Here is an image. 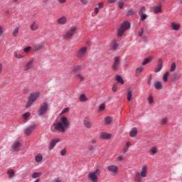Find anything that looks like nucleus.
<instances>
[{
    "instance_id": "nucleus-1",
    "label": "nucleus",
    "mask_w": 182,
    "mask_h": 182,
    "mask_svg": "<svg viewBox=\"0 0 182 182\" xmlns=\"http://www.w3.org/2000/svg\"><path fill=\"white\" fill-rule=\"evenodd\" d=\"M69 126H70V122L68 119V117H61L58 122H55L51 126L50 131L53 133H65Z\"/></svg>"
},
{
    "instance_id": "nucleus-2",
    "label": "nucleus",
    "mask_w": 182,
    "mask_h": 182,
    "mask_svg": "<svg viewBox=\"0 0 182 182\" xmlns=\"http://www.w3.org/2000/svg\"><path fill=\"white\" fill-rule=\"evenodd\" d=\"M40 96L41 92L39 91L30 93L28 97V102L26 105V107L27 109L28 107H31V106H32V104L35 103V102H36V100H38V97H39Z\"/></svg>"
},
{
    "instance_id": "nucleus-3",
    "label": "nucleus",
    "mask_w": 182,
    "mask_h": 182,
    "mask_svg": "<svg viewBox=\"0 0 182 182\" xmlns=\"http://www.w3.org/2000/svg\"><path fill=\"white\" fill-rule=\"evenodd\" d=\"M147 165H143L140 172H137L135 175V181L140 182L142 178L147 177Z\"/></svg>"
},
{
    "instance_id": "nucleus-4",
    "label": "nucleus",
    "mask_w": 182,
    "mask_h": 182,
    "mask_svg": "<svg viewBox=\"0 0 182 182\" xmlns=\"http://www.w3.org/2000/svg\"><path fill=\"white\" fill-rule=\"evenodd\" d=\"M100 176V169L97 168L95 171L89 173L88 178L92 182H98Z\"/></svg>"
},
{
    "instance_id": "nucleus-5",
    "label": "nucleus",
    "mask_w": 182,
    "mask_h": 182,
    "mask_svg": "<svg viewBox=\"0 0 182 182\" xmlns=\"http://www.w3.org/2000/svg\"><path fill=\"white\" fill-rule=\"evenodd\" d=\"M130 28V23L127 21L123 22L121 26L119 29L118 30V36H123V33L127 31Z\"/></svg>"
},
{
    "instance_id": "nucleus-6",
    "label": "nucleus",
    "mask_w": 182,
    "mask_h": 182,
    "mask_svg": "<svg viewBox=\"0 0 182 182\" xmlns=\"http://www.w3.org/2000/svg\"><path fill=\"white\" fill-rule=\"evenodd\" d=\"M48 109H49V104H48V102H43L41 104L38 111V116H43V114H46Z\"/></svg>"
},
{
    "instance_id": "nucleus-7",
    "label": "nucleus",
    "mask_w": 182,
    "mask_h": 182,
    "mask_svg": "<svg viewBox=\"0 0 182 182\" xmlns=\"http://www.w3.org/2000/svg\"><path fill=\"white\" fill-rule=\"evenodd\" d=\"M86 52H87V47H82L80 48L76 53V56L78 59H82L86 56Z\"/></svg>"
},
{
    "instance_id": "nucleus-8",
    "label": "nucleus",
    "mask_w": 182,
    "mask_h": 182,
    "mask_svg": "<svg viewBox=\"0 0 182 182\" xmlns=\"http://www.w3.org/2000/svg\"><path fill=\"white\" fill-rule=\"evenodd\" d=\"M76 32V27H71L63 36V39H70Z\"/></svg>"
},
{
    "instance_id": "nucleus-9",
    "label": "nucleus",
    "mask_w": 182,
    "mask_h": 182,
    "mask_svg": "<svg viewBox=\"0 0 182 182\" xmlns=\"http://www.w3.org/2000/svg\"><path fill=\"white\" fill-rule=\"evenodd\" d=\"M119 65H120V57H114V63L112 65V70L116 71L119 69Z\"/></svg>"
},
{
    "instance_id": "nucleus-10",
    "label": "nucleus",
    "mask_w": 182,
    "mask_h": 182,
    "mask_svg": "<svg viewBox=\"0 0 182 182\" xmlns=\"http://www.w3.org/2000/svg\"><path fill=\"white\" fill-rule=\"evenodd\" d=\"M36 129V124H33L30 126H28L25 130H24V134L26 136H31L32 134V132Z\"/></svg>"
},
{
    "instance_id": "nucleus-11",
    "label": "nucleus",
    "mask_w": 182,
    "mask_h": 182,
    "mask_svg": "<svg viewBox=\"0 0 182 182\" xmlns=\"http://www.w3.org/2000/svg\"><path fill=\"white\" fill-rule=\"evenodd\" d=\"M33 63H35L34 60H31L27 62L23 66V70H25L26 72H28V70H30V69H32V68H33Z\"/></svg>"
},
{
    "instance_id": "nucleus-12",
    "label": "nucleus",
    "mask_w": 182,
    "mask_h": 182,
    "mask_svg": "<svg viewBox=\"0 0 182 182\" xmlns=\"http://www.w3.org/2000/svg\"><path fill=\"white\" fill-rule=\"evenodd\" d=\"M83 124L85 129H91L92 124L90 122V118L89 117H85L83 120Z\"/></svg>"
},
{
    "instance_id": "nucleus-13",
    "label": "nucleus",
    "mask_w": 182,
    "mask_h": 182,
    "mask_svg": "<svg viewBox=\"0 0 182 182\" xmlns=\"http://www.w3.org/2000/svg\"><path fill=\"white\" fill-rule=\"evenodd\" d=\"M100 139L101 140H109V139H111L112 134H109L107 132H101L100 133Z\"/></svg>"
},
{
    "instance_id": "nucleus-14",
    "label": "nucleus",
    "mask_w": 182,
    "mask_h": 182,
    "mask_svg": "<svg viewBox=\"0 0 182 182\" xmlns=\"http://www.w3.org/2000/svg\"><path fill=\"white\" fill-rule=\"evenodd\" d=\"M107 170L109 171H111L114 174H117V173H119V167H117V166H115V165L108 166Z\"/></svg>"
},
{
    "instance_id": "nucleus-15",
    "label": "nucleus",
    "mask_w": 182,
    "mask_h": 182,
    "mask_svg": "<svg viewBox=\"0 0 182 182\" xmlns=\"http://www.w3.org/2000/svg\"><path fill=\"white\" fill-rule=\"evenodd\" d=\"M43 48H45V43L41 42L36 46H34L33 47V50H35V52H38L39 50H42L43 49Z\"/></svg>"
},
{
    "instance_id": "nucleus-16",
    "label": "nucleus",
    "mask_w": 182,
    "mask_h": 182,
    "mask_svg": "<svg viewBox=\"0 0 182 182\" xmlns=\"http://www.w3.org/2000/svg\"><path fill=\"white\" fill-rule=\"evenodd\" d=\"M57 22L58 25H66L68 23V18H66L65 16H63L58 18Z\"/></svg>"
},
{
    "instance_id": "nucleus-17",
    "label": "nucleus",
    "mask_w": 182,
    "mask_h": 182,
    "mask_svg": "<svg viewBox=\"0 0 182 182\" xmlns=\"http://www.w3.org/2000/svg\"><path fill=\"white\" fill-rule=\"evenodd\" d=\"M161 69H163V60L160 58L158 60V65H157V67L155 68L154 72L156 73H159V72H160Z\"/></svg>"
},
{
    "instance_id": "nucleus-18",
    "label": "nucleus",
    "mask_w": 182,
    "mask_h": 182,
    "mask_svg": "<svg viewBox=\"0 0 182 182\" xmlns=\"http://www.w3.org/2000/svg\"><path fill=\"white\" fill-rule=\"evenodd\" d=\"M60 141V139L59 138L54 139L51 141L50 146H49V150H52L55 146H56L57 143H59Z\"/></svg>"
},
{
    "instance_id": "nucleus-19",
    "label": "nucleus",
    "mask_w": 182,
    "mask_h": 182,
    "mask_svg": "<svg viewBox=\"0 0 182 182\" xmlns=\"http://www.w3.org/2000/svg\"><path fill=\"white\" fill-rule=\"evenodd\" d=\"M20 147H21V142L17 141L13 144L11 146V150H13L14 151H18Z\"/></svg>"
},
{
    "instance_id": "nucleus-20",
    "label": "nucleus",
    "mask_w": 182,
    "mask_h": 182,
    "mask_svg": "<svg viewBox=\"0 0 182 182\" xmlns=\"http://www.w3.org/2000/svg\"><path fill=\"white\" fill-rule=\"evenodd\" d=\"M39 28V24L36 22V21H33V23L31 24L30 28L31 31H38Z\"/></svg>"
},
{
    "instance_id": "nucleus-21",
    "label": "nucleus",
    "mask_w": 182,
    "mask_h": 182,
    "mask_svg": "<svg viewBox=\"0 0 182 182\" xmlns=\"http://www.w3.org/2000/svg\"><path fill=\"white\" fill-rule=\"evenodd\" d=\"M115 80H117V83H120V85H124V80L122 77V76L117 75L114 77Z\"/></svg>"
},
{
    "instance_id": "nucleus-22",
    "label": "nucleus",
    "mask_w": 182,
    "mask_h": 182,
    "mask_svg": "<svg viewBox=\"0 0 182 182\" xmlns=\"http://www.w3.org/2000/svg\"><path fill=\"white\" fill-rule=\"evenodd\" d=\"M130 137H136L137 136V129L133 128L129 132Z\"/></svg>"
},
{
    "instance_id": "nucleus-23",
    "label": "nucleus",
    "mask_w": 182,
    "mask_h": 182,
    "mask_svg": "<svg viewBox=\"0 0 182 182\" xmlns=\"http://www.w3.org/2000/svg\"><path fill=\"white\" fill-rule=\"evenodd\" d=\"M152 60H153V57H149L144 60V62H142L141 65L143 66H145V65L150 63V62H151Z\"/></svg>"
},
{
    "instance_id": "nucleus-24",
    "label": "nucleus",
    "mask_w": 182,
    "mask_h": 182,
    "mask_svg": "<svg viewBox=\"0 0 182 182\" xmlns=\"http://www.w3.org/2000/svg\"><path fill=\"white\" fill-rule=\"evenodd\" d=\"M154 87L156 89V90H161L163 89V85H161V82L160 81H157L154 84Z\"/></svg>"
},
{
    "instance_id": "nucleus-25",
    "label": "nucleus",
    "mask_w": 182,
    "mask_h": 182,
    "mask_svg": "<svg viewBox=\"0 0 182 182\" xmlns=\"http://www.w3.org/2000/svg\"><path fill=\"white\" fill-rule=\"evenodd\" d=\"M130 146H132V143L129 141H127L125 146L123 148V151L124 153H127L129 147H130Z\"/></svg>"
},
{
    "instance_id": "nucleus-26",
    "label": "nucleus",
    "mask_w": 182,
    "mask_h": 182,
    "mask_svg": "<svg viewBox=\"0 0 182 182\" xmlns=\"http://www.w3.org/2000/svg\"><path fill=\"white\" fill-rule=\"evenodd\" d=\"M171 26L173 31H178V29H180V24L176 23H171Z\"/></svg>"
},
{
    "instance_id": "nucleus-27",
    "label": "nucleus",
    "mask_w": 182,
    "mask_h": 182,
    "mask_svg": "<svg viewBox=\"0 0 182 182\" xmlns=\"http://www.w3.org/2000/svg\"><path fill=\"white\" fill-rule=\"evenodd\" d=\"M144 70V68L143 67H140L136 69L135 72V76L138 77V76H140V73Z\"/></svg>"
},
{
    "instance_id": "nucleus-28",
    "label": "nucleus",
    "mask_w": 182,
    "mask_h": 182,
    "mask_svg": "<svg viewBox=\"0 0 182 182\" xmlns=\"http://www.w3.org/2000/svg\"><path fill=\"white\" fill-rule=\"evenodd\" d=\"M132 97H133V93L132 92V90H128L127 94V99L128 102H131Z\"/></svg>"
},
{
    "instance_id": "nucleus-29",
    "label": "nucleus",
    "mask_w": 182,
    "mask_h": 182,
    "mask_svg": "<svg viewBox=\"0 0 182 182\" xmlns=\"http://www.w3.org/2000/svg\"><path fill=\"white\" fill-rule=\"evenodd\" d=\"M7 174L9 175V178H14L15 177V171L12 169L9 170Z\"/></svg>"
},
{
    "instance_id": "nucleus-30",
    "label": "nucleus",
    "mask_w": 182,
    "mask_h": 182,
    "mask_svg": "<svg viewBox=\"0 0 182 182\" xmlns=\"http://www.w3.org/2000/svg\"><path fill=\"white\" fill-rule=\"evenodd\" d=\"M154 14H160L161 12V6H154Z\"/></svg>"
},
{
    "instance_id": "nucleus-31",
    "label": "nucleus",
    "mask_w": 182,
    "mask_h": 182,
    "mask_svg": "<svg viewBox=\"0 0 182 182\" xmlns=\"http://www.w3.org/2000/svg\"><path fill=\"white\" fill-rule=\"evenodd\" d=\"M80 69H82V65L77 64L74 65L73 72H80Z\"/></svg>"
},
{
    "instance_id": "nucleus-32",
    "label": "nucleus",
    "mask_w": 182,
    "mask_h": 182,
    "mask_svg": "<svg viewBox=\"0 0 182 182\" xmlns=\"http://www.w3.org/2000/svg\"><path fill=\"white\" fill-rule=\"evenodd\" d=\"M168 75H170V73L168 72H166L164 76H163V78H162V80L164 83H166L167 82V80H168Z\"/></svg>"
},
{
    "instance_id": "nucleus-33",
    "label": "nucleus",
    "mask_w": 182,
    "mask_h": 182,
    "mask_svg": "<svg viewBox=\"0 0 182 182\" xmlns=\"http://www.w3.org/2000/svg\"><path fill=\"white\" fill-rule=\"evenodd\" d=\"M119 48V43H117V41H114L112 49V50H117V49Z\"/></svg>"
},
{
    "instance_id": "nucleus-34",
    "label": "nucleus",
    "mask_w": 182,
    "mask_h": 182,
    "mask_svg": "<svg viewBox=\"0 0 182 182\" xmlns=\"http://www.w3.org/2000/svg\"><path fill=\"white\" fill-rule=\"evenodd\" d=\"M79 99L80 102H87V97H86V95L85 94L80 95Z\"/></svg>"
},
{
    "instance_id": "nucleus-35",
    "label": "nucleus",
    "mask_w": 182,
    "mask_h": 182,
    "mask_svg": "<svg viewBox=\"0 0 182 182\" xmlns=\"http://www.w3.org/2000/svg\"><path fill=\"white\" fill-rule=\"evenodd\" d=\"M43 159V156L41 154H38L36 156L35 160L37 163H40L41 160Z\"/></svg>"
},
{
    "instance_id": "nucleus-36",
    "label": "nucleus",
    "mask_w": 182,
    "mask_h": 182,
    "mask_svg": "<svg viewBox=\"0 0 182 182\" xmlns=\"http://www.w3.org/2000/svg\"><path fill=\"white\" fill-rule=\"evenodd\" d=\"M77 79H80V82L85 81V76H83L82 74L78 73L76 75Z\"/></svg>"
},
{
    "instance_id": "nucleus-37",
    "label": "nucleus",
    "mask_w": 182,
    "mask_h": 182,
    "mask_svg": "<svg viewBox=\"0 0 182 182\" xmlns=\"http://www.w3.org/2000/svg\"><path fill=\"white\" fill-rule=\"evenodd\" d=\"M177 68V65L176 63H173L171 65L170 72H174Z\"/></svg>"
},
{
    "instance_id": "nucleus-38",
    "label": "nucleus",
    "mask_w": 182,
    "mask_h": 182,
    "mask_svg": "<svg viewBox=\"0 0 182 182\" xmlns=\"http://www.w3.org/2000/svg\"><path fill=\"white\" fill-rule=\"evenodd\" d=\"M23 117L24 119V120H28V119H29V117H31V113L30 112H26L23 114Z\"/></svg>"
},
{
    "instance_id": "nucleus-39",
    "label": "nucleus",
    "mask_w": 182,
    "mask_h": 182,
    "mask_svg": "<svg viewBox=\"0 0 182 182\" xmlns=\"http://www.w3.org/2000/svg\"><path fill=\"white\" fill-rule=\"evenodd\" d=\"M14 57L16 58V59H22L23 58H24L23 55L18 53V52H14Z\"/></svg>"
},
{
    "instance_id": "nucleus-40",
    "label": "nucleus",
    "mask_w": 182,
    "mask_h": 182,
    "mask_svg": "<svg viewBox=\"0 0 182 182\" xmlns=\"http://www.w3.org/2000/svg\"><path fill=\"white\" fill-rule=\"evenodd\" d=\"M105 120L106 124H110V123H112V117H106Z\"/></svg>"
},
{
    "instance_id": "nucleus-41",
    "label": "nucleus",
    "mask_w": 182,
    "mask_h": 182,
    "mask_svg": "<svg viewBox=\"0 0 182 182\" xmlns=\"http://www.w3.org/2000/svg\"><path fill=\"white\" fill-rule=\"evenodd\" d=\"M127 16H132V15H134V11L133 9H129L127 11Z\"/></svg>"
},
{
    "instance_id": "nucleus-42",
    "label": "nucleus",
    "mask_w": 182,
    "mask_h": 182,
    "mask_svg": "<svg viewBox=\"0 0 182 182\" xmlns=\"http://www.w3.org/2000/svg\"><path fill=\"white\" fill-rule=\"evenodd\" d=\"M31 50H32V47L28 46V47L23 48V52L25 53H29V52H31Z\"/></svg>"
},
{
    "instance_id": "nucleus-43",
    "label": "nucleus",
    "mask_w": 182,
    "mask_h": 182,
    "mask_svg": "<svg viewBox=\"0 0 182 182\" xmlns=\"http://www.w3.org/2000/svg\"><path fill=\"white\" fill-rule=\"evenodd\" d=\"M172 76H173L172 80H176V79L180 78V75H178L176 73H173L172 74Z\"/></svg>"
},
{
    "instance_id": "nucleus-44",
    "label": "nucleus",
    "mask_w": 182,
    "mask_h": 182,
    "mask_svg": "<svg viewBox=\"0 0 182 182\" xmlns=\"http://www.w3.org/2000/svg\"><path fill=\"white\" fill-rule=\"evenodd\" d=\"M18 32H19V28L16 27V28L14 30V31H13V33H12L13 36H16V35H18Z\"/></svg>"
},
{
    "instance_id": "nucleus-45",
    "label": "nucleus",
    "mask_w": 182,
    "mask_h": 182,
    "mask_svg": "<svg viewBox=\"0 0 182 182\" xmlns=\"http://www.w3.org/2000/svg\"><path fill=\"white\" fill-rule=\"evenodd\" d=\"M143 33H144V28H141L140 30L138 31L139 36L141 37L143 36Z\"/></svg>"
},
{
    "instance_id": "nucleus-46",
    "label": "nucleus",
    "mask_w": 182,
    "mask_h": 182,
    "mask_svg": "<svg viewBox=\"0 0 182 182\" xmlns=\"http://www.w3.org/2000/svg\"><path fill=\"white\" fill-rule=\"evenodd\" d=\"M112 90V92H114V93H116V92H117V83L113 85Z\"/></svg>"
},
{
    "instance_id": "nucleus-47",
    "label": "nucleus",
    "mask_w": 182,
    "mask_h": 182,
    "mask_svg": "<svg viewBox=\"0 0 182 182\" xmlns=\"http://www.w3.org/2000/svg\"><path fill=\"white\" fill-rule=\"evenodd\" d=\"M150 151H151V153H152V154H156V153H157V148L151 147L150 149Z\"/></svg>"
},
{
    "instance_id": "nucleus-48",
    "label": "nucleus",
    "mask_w": 182,
    "mask_h": 182,
    "mask_svg": "<svg viewBox=\"0 0 182 182\" xmlns=\"http://www.w3.org/2000/svg\"><path fill=\"white\" fill-rule=\"evenodd\" d=\"M149 105H151V103H153V102H154V100L153 98V96L150 95L148 99H147Z\"/></svg>"
},
{
    "instance_id": "nucleus-49",
    "label": "nucleus",
    "mask_w": 182,
    "mask_h": 182,
    "mask_svg": "<svg viewBox=\"0 0 182 182\" xmlns=\"http://www.w3.org/2000/svg\"><path fill=\"white\" fill-rule=\"evenodd\" d=\"M66 148H64L60 151V156H66Z\"/></svg>"
},
{
    "instance_id": "nucleus-50",
    "label": "nucleus",
    "mask_w": 182,
    "mask_h": 182,
    "mask_svg": "<svg viewBox=\"0 0 182 182\" xmlns=\"http://www.w3.org/2000/svg\"><path fill=\"white\" fill-rule=\"evenodd\" d=\"M106 106L105 105V104H101L99 107V110H100V112H103V110H105Z\"/></svg>"
},
{
    "instance_id": "nucleus-51",
    "label": "nucleus",
    "mask_w": 182,
    "mask_h": 182,
    "mask_svg": "<svg viewBox=\"0 0 182 182\" xmlns=\"http://www.w3.org/2000/svg\"><path fill=\"white\" fill-rule=\"evenodd\" d=\"M124 6V2H123V1L118 2V6H119V9H122Z\"/></svg>"
},
{
    "instance_id": "nucleus-52",
    "label": "nucleus",
    "mask_w": 182,
    "mask_h": 182,
    "mask_svg": "<svg viewBox=\"0 0 182 182\" xmlns=\"http://www.w3.org/2000/svg\"><path fill=\"white\" fill-rule=\"evenodd\" d=\"M144 11H146V6H143L141 7L140 10H139V15H141V14H143V12H144Z\"/></svg>"
},
{
    "instance_id": "nucleus-53",
    "label": "nucleus",
    "mask_w": 182,
    "mask_h": 182,
    "mask_svg": "<svg viewBox=\"0 0 182 182\" xmlns=\"http://www.w3.org/2000/svg\"><path fill=\"white\" fill-rule=\"evenodd\" d=\"M145 19H147V15L146 14H141V21H144Z\"/></svg>"
},
{
    "instance_id": "nucleus-54",
    "label": "nucleus",
    "mask_w": 182,
    "mask_h": 182,
    "mask_svg": "<svg viewBox=\"0 0 182 182\" xmlns=\"http://www.w3.org/2000/svg\"><path fill=\"white\" fill-rule=\"evenodd\" d=\"M151 80H153V77H151V76H149L148 81H147V84L149 85V86L151 85Z\"/></svg>"
},
{
    "instance_id": "nucleus-55",
    "label": "nucleus",
    "mask_w": 182,
    "mask_h": 182,
    "mask_svg": "<svg viewBox=\"0 0 182 182\" xmlns=\"http://www.w3.org/2000/svg\"><path fill=\"white\" fill-rule=\"evenodd\" d=\"M41 174L39 173H33L32 175L33 178H38Z\"/></svg>"
},
{
    "instance_id": "nucleus-56",
    "label": "nucleus",
    "mask_w": 182,
    "mask_h": 182,
    "mask_svg": "<svg viewBox=\"0 0 182 182\" xmlns=\"http://www.w3.org/2000/svg\"><path fill=\"white\" fill-rule=\"evenodd\" d=\"M94 149H95V146H93V145H90L87 147L88 151H93Z\"/></svg>"
},
{
    "instance_id": "nucleus-57",
    "label": "nucleus",
    "mask_w": 182,
    "mask_h": 182,
    "mask_svg": "<svg viewBox=\"0 0 182 182\" xmlns=\"http://www.w3.org/2000/svg\"><path fill=\"white\" fill-rule=\"evenodd\" d=\"M161 124H166L167 123V118H164L160 122Z\"/></svg>"
},
{
    "instance_id": "nucleus-58",
    "label": "nucleus",
    "mask_w": 182,
    "mask_h": 182,
    "mask_svg": "<svg viewBox=\"0 0 182 182\" xmlns=\"http://www.w3.org/2000/svg\"><path fill=\"white\" fill-rule=\"evenodd\" d=\"M69 112V108H65L62 112L61 114H65V113H68Z\"/></svg>"
},
{
    "instance_id": "nucleus-59",
    "label": "nucleus",
    "mask_w": 182,
    "mask_h": 182,
    "mask_svg": "<svg viewBox=\"0 0 182 182\" xmlns=\"http://www.w3.org/2000/svg\"><path fill=\"white\" fill-rule=\"evenodd\" d=\"M4 35V27L2 26H0V36H2Z\"/></svg>"
},
{
    "instance_id": "nucleus-60",
    "label": "nucleus",
    "mask_w": 182,
    "mask_h": 182,
    "mask_svg": "<svg viewBox=\"0 0 182 182\" xmlns=\"http://www.w3.org/2000/svg\"><path fill=\"white\" fill-rule=\"evenodd\" d=\"M117 160L119 161H123V156L120 155L117 158Z\"/></svg>"
},
{
    "instance_id": "nucleus-61",
    "label": "nucleus",
    "mask_w": 182,
    "mask_h": 182,
    "mask_svg": "<svg viewBox=\"0 0 182 182\" xmlns=\"http://www.w3.org/2000/svg\"><path fill=\"white\" fill-rule=\"evenodd\" d=\"M94 12L96 15H97V14H99V8L96 7L94 10Z\"/></svg>"
},
{
    "instance_id": "nucleus-62",
    "label": "nucleus",
    "mask_w": 182,
    "mask_h": 182,
    "mask_svg": "<svg viewBox=\"0 0 182 182\" xmlns=\"http://www.w3.org/2000/svg\"><path fill=\"white\" fill-rule=\"evenodd\" d=\"M80 2L82 5H86V4H87V0H80Z\"/></svg>"
},
{
    "instance_id": "nucleus-63",
    "label": "nucleus",
    "mask_w": 182,
    "mask_h": 182,
    "mask_svg": "<svg viewBox=\"0 0 182 182\" xmlns=\"http://www.w3.org/2000/svg\"><path fill=\"white\" fill-rule=\"evenodd\" d=\"M58 2H59V4H65V2H66V0H58Z\"/></svg>"
},
{
    "instance_id": "nucleus-64",
    "label": "nucleus",
    "mask_w": 182,
    "mask_h": 182,
    "mask_svg": "<svg viewBox=\"0 0 182 182\" xmlns=\"http://www.w3.org/2000/svg\"><path fill=\"white\" fill-rule=\"evenodd\" d=\"M98 6H99L100 9V8H103V2L99 3V4H98Z\"/></svg>"
}]
</instances>
